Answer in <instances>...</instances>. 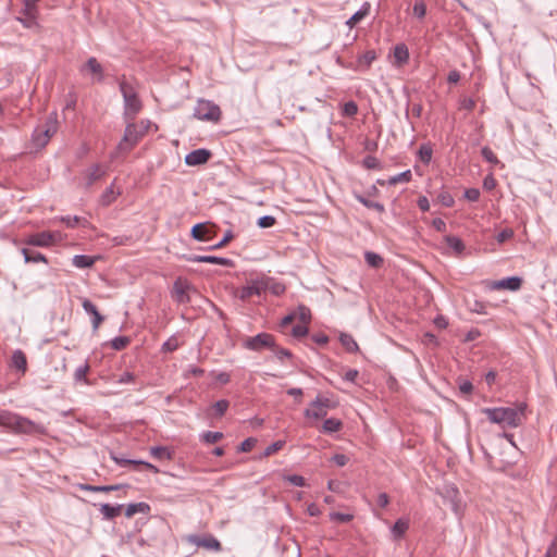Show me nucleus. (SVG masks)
Listing matches in <instances>:
<instances>
[{"mask_svg": "<svg viewBox=\"0 0 557 557\" xmlns=\"http://www.w3.org/2000/svg\"><path fill=\"white\" fill-rule=\"evenodd\" d=\"M10 366L17 370L22 375H24L27 371V359L24 351L21 349L14 350L11 357Z\"/></svg>", "mask_w": 557, "mask_h": 557, "instance_id": "obj_15", "label": "nucleus"}, {"mask_svg": "<svg viewBox=\"0 0 557 557\" xmlns=\"http://www.w3.org/2000/svg\"><path fill=\"white\" fill-rule=\"evenodd\" d=\"M296 314V319H299L302 323H309L311 319L310 309L304 305H299L297 311L294 312Z\"/></svg>", "mask_w": 557, "mask_h": 557, "instance_id": "obj_40", "label": "nucleus"}, {"mask_svg": "<svg viewBox=\"0 0 557 557\" xmlns=\"http://www.w3.org/2000/svg\"><path fill=\"white\" fill-rule=\"evenodd\" d=\"M60 238L58 232L44 231L28 235L24 243L35 247H50Z\"/></svg>", "mask_w": 557, "mask_h": 557, "instance_id": "obj_8", "label": "nucleus"}, {"mask_svg": "<svg viewBox=\"0 0 557 557\" xmlns=\"http://www.w3.org/2000/svg\"><path fill=\"white\" fill-rule=\"evenodd\" d=\"M188 260L191 262H197V263H211V264H219V265H223V267H233L234 265L233 260L223 258V257H216V256L196 255V256L189 257Z\"/></svg>", "mask_w": 557, "mask_h": 557, "instance_id": "obj_13", "label": "nucleus"}, {"mask_svg": "<svg viewBox=\"0 0 557 557\" xmlns=\"http://www.w3.org/2000/svg\"><path fill=\"white\" fill-rule=\"evenodd\" d=\"M480 190L478 188H468L465 190L463 197L469 201H478L480 199Z\"/></svg>", "mask_w": 557, "mask_h": 557, "instance_id": "obj_60", "label": "nucleus"}, {"mask_svg": "<svg viewBox=\"0 0 557 557\" xmlns=\"http://www.w3.org/2000/svg\"><path fill=\"white\" fill-rule=\"evenodd\" d=\"M276 223V219L272 215H263L258 219L257 225L261 228L272 227Z\"/></svg>", "mask_w": 557, "mask_h": 557, "instance_id": "obj_50", "label": "nucleus"}, {"mask_svg": "<svg viewBox=\"0 0 557 557\" xmlns=\"http://www.w3.org/2000/svg\"><path fill=\"white\" fill-rule=\"evenodd\" d=\"M394 57L399 63L407 62L409 58L407 47L405 45H397L394 49Z\"/></svg>", "mask_w": 557, "mask_h": 557, "instance_id": "obj_39", "label": "nucleus"}, {"mask_svg": "<svg viewBox=\"0 0 557 557\" xmlns=\"http://www.w3.org/2000/svg\"><path fill=\"white\" fill-rule=\"evenodd\" d=\"M370 3L364 2L361 8L347 21L349 27L357 25L362 18H364L370 12Z\"/></svg>", "mask_w": 557, "mask_h": 557, "instance_id": "obj_23", "label": "nucleus"}, {"mask_svg": "<svg viewBox=\"0 0 557 557\" xmlns=\"http://www.w3.org/2000/svg\"><path fill=\"white\" fill-rule=\"evenodd\" d=\"M190 286L181 278L176 280L173 285V298L180 304H188L190 301L188 290Z\"/></svg>", "mask_w": 557, "mask_h": 557, "instance_id": "obj_12", "label": "nucleus"}, {"mask_svg": "<svg viewBox=\"0 0 557 557\" xmlns=\"http://www.w3.org/2000/svg\"><path fill=\"white\" fill-rule=\"evenodd\" d=\"M33 141L37 148H44L48 144L49 138H47V135L38 127L33 134Z\"/></svg>", "mask_w": 557, "mask_h": 557, "instance_id": "obj_36", "label": "nucleus"}, {"mask_svg": "<svg viewBox=\"0 0 557 557\" xmlns=\"http://www.w3.org/2000/svg\"><path fill=\"white\" fill-rule=\"evenodd\" d=\"M445 243L451 248L457 255H461L465 250L463 242L454 235H447L444 238Z\"/></svg>", "mask_w": 557, "mask_h": 557, "instance_id": "obj_30", "label": "nucleus"}, {"mask_svg": "<svg viewBox=\"0 0 557 557\" xmlns=\"http://www.w3.org/2000/svg\"><path fill=\"white\" fill-rule=\"evenodd\" d=\"M305 417L315 420L322 419L327 414V410L322 406L315 404V399L310 404V407L305 410Z\"/></svg>", "mask_w": 557, "mask_h": 557, "instance_id": "obj_20", "label": "nucleus"}, {"mask_svg": "<svg viewBox=\"0 0 557 557\" xmlns=\"http://www.w3.org/2000/svg\"><path fill=\"white\" fill-rule=\"evenodd\" d=\"M343 422L336 418H329L324 420L322 425V432L331 434L341 431Z\"/></svg>", "mask_w": 557, "mask_h": 557, "instance_id": "obj_27", "label": "nucleus"}, {"mask_svg": "<svg viewBox=\"0 0 557 557\" xmlns=\"http://www.w3.org/2000/svg\"><path fill=\"white\" fill-rule=\"evenodd\" d=\"M331 460L338 467H344L349 461V458L344 454H335Z\"/></svg>", "mask_w": 557, "mask_h": 557, "instance_id": "obj_62", "label": "nucleus"}, {"mask_svg": "<svg viewBox=\"0 0 557 557\" xmlns=\"http://www.w3.org/2000/svg\"><path fill=\"white\" fill-rule=\"evenodd\" d=\"M418 154H419L420 160L423 163L428 164L432 159V148L426 145H422L419 148Z\"/></svg>", "mask_w": 557, "mask_h": 557, "instance_id": "obj_44", "label": "nucleus"}, {"mask_svg": "<svg viewBox=\"0 0 557 557\" xmlns=\"http://www.w3.org/2000/svg\"><path fill=\"white\" fill-rule=\"evenodd\" d=\"M228 407H230V401L228 400H226V399L218 400L213 405V409L215 410V416L222 417L226 412Z\"/></svg>", "mask_w": 557, "mask_h": 557, "instance_id": "obj_49", "label": "nucleus"}, {"mask_svg": "<svg viewBox=\"0 0 557 557\" xmlns=\"http://www.w3.org/2000/svg\"><path fill=\"white\" fill-rule=\"evenodd\" d=\"M522 282L520 276H510L499 281H486L485 286L491 290L508 289L517 292L521 288Z\"/></svg>", "mask_w": 557, "mask_h": 557, "instance_id": "obj_9", "label": "nucleus"}, {"mask_svg": "<svg viewBox=\"0 0 557 557\" xmlns=\"http://www.w3.org/2000/svg\"><path fill=\"white\" fill-rule=\"evenodd\" d=\"M283 446H284L283 441H276L265 448L263 455L265 457H269V456L273 455L274 453L278 451L280 449H282Z\"/></svg>", "mask_w": 557, "mask_h": 557, "instance_id": "obj_57", "label": "nucleus"}, {"mask_svg": "<svg viewBox=\"0 0 557 557\" xmlns=\"http://www.w3.org/2000/svg\"><path fill=\"white\" fill-rule=\"evenodd\" d=\"M90 371V366L86 361L85 363L81 364L76 368L74 371V381L75 383H83L85 385H90V381L87 377L88 372Z\"/></svg>", "mask_w": 557, "mask_h": 557, "instance_id": "obj_19", "label": "nucleus"}, {"mask_svg": "<svg viewBox=\"0 0 557 557\" xmlns=\"http://www.w3.org/2000/svg\"><path fill=\"white\" fill-rule=\"evenodd\" d=\"M212 153L210 150L199 148L187 153L185 157V163L189 166L202 165L209 161Z\"/></svg>", "mask_w": 557, "mask_h": 557, "instance_id": "obj_10", "label": "nucleus"}, {"mask_svg": "<svg viewBox=\"0 0 557 557\" xmlns=\"http://www.w3.org/2000/svg\"><path fill=\"white\" fill-rule=\"evenodd\" d=\"M114 199H115V193L113 189V185H111L103 191V194L101 196V203L103 206H109L114 201Z\"/></svg>", "mask_w": 557, "mask_h": 557, "instance_id": "obj_46", "label": "nucleus"}, {"mask_svg": "<svg viewBox=\"0 0 557 557\" xmlns=\"http://www.w3.org/2000/svg\"><path fill=\"white\" fill-rule=\"evenodd\" d=\"M413 14L418 18H423L426 14V5L423 1H417L412 8Z\"/></svg>", "mask_w": 557, "mask_h": 557, "instance_id": "obj_56", "label": "nucleus"}, {"mask_svg": "<svg viewBox=\"0 0 557 557\" xmlns=\"http://www.w3.org/2000/svg\"><path fill=\"white\" fill-rule=\"evenodd\" d=\"M315 404L317 405H320L322 406L324 409H329V408H333L334 407V404L332 403L331 399L326 398V397H322L320 395H318L315 397Z\"/></svg>", "mask_w": 557, "mask_h": 557, "instance_id": "obj_63", "label": "nucleus"}, {"mask_svg": "<svg viewBox=\"0 0 557 557\" xmlns=\"http://www.w3.org/2000/svg\"><path fill=\"white\" fill-rule=\"evenodd\" d=\"M106 175V171L99 165L94 164L85 172L86 188H89L94 183L101 180Z\"/></svg>", "mask_w": 557, "mask_h": 557, "instance_id": "obj_17", "label": "nucleus"}, {"mask_svg": "<svg viewBox=\"0 0 557 557\" xmlns=\"http://www.w3.org/2000/svg\"><path fill=\"white\" fill-rule=\"evenodd\" d=\"M200 545L201 547L209 550L220 552L222 549L221 543L211 534L203 536V540H201Z\"/></svg>", "mask_w": 557, "mask_h": 557, "instance_id": "obj_31", "label": "nucleus"}, {"mask_svg": "<svg viewBox=\"0 0 557 557\" xmlns=\"http://www.w3.org/2000/svg\"><path fill=\"white\" fill-rule=\"evenodd\" d=\"M119 87L124 100V119L125 121H133L140 112L143 103L138 98L136 88L124 75L119 79Z\"/></svg>", "mask_w": 557, "mask_h": 557, "instance_id": "obj_3", "label": "nucleus"}, {"mask_svg": "<svg viewBox=\"0 0 557 557\" xmlns=\"http://www.w3.org/2000/svg\"><path fill=\"white\" fill-rule=\"evenodd\" d=\"M149 121H141L140 123H134L133 121H126V127L124 131L123 138L116 147L117 153L129 152L145 136L148 131Z\"/></svg>", "mask_w": 557, "mask_h": 557, "instance_id": "obj_4", "label": "nucleus"}, {"mask_svg": "<svg viewBox=\"0 0 557 557\" xmlns=\"http://www.w3.org/2000/svg\"><path fill=\"white\" fill-rule=\"evenodd\" d=\"M284 481L288 482L289 484L292 485H295V486H305L306 485V480L304 476L301 475H298V474H288V475H285L284 476Z\"/></svg>", "mask_w": 557, "mask_h": 557, "instance_id": "obj_51", "label": "nucleus"}, {"mask_svg": "<svg viewBox=\"0 0 557 557\" xmlns=\"http://www.w3.org/2000/svg\"><path fill=\"white\" fill-rule=\"evenodd\" d=\"M544 557H557V544H556V542H552L550 543V545L547 547V550H546Z\"/></svg>", "mask_w": 557, "mask_h": 557, "instance_id": "obj_64", "label": "nucleus"}, {"mask_svg": "<svg viewBox=\"0 0 557 557\" xmlns=\"http://www.w3.org/2000/svg\"><path fill=\"white\" fill-rule=\"evenodd\" d=\"M339 342L348 352H357L359 346L350 334L342 333L339 335Z\"/></svg>", "mask_w": 557, "mask_h": 557, "instance_id": "obj_29", "label": "nucleus"}, {"mask_svg": "<svg viewBox=\"0 0 557 557\" xmlns=\"http://www.w3.org/2000/svg\"><path fill=\"white\" fill-rule=\"evenodd\" d=\"M95 263V259L86 255H76L72 259V264L78 269L91 268Z\"/></svg>", "mask_w": 557, "mask_h": 557, "instance_id": "obj_26", "label": "nucleus"}, {"mask_svg": "<svg viewBox=\"0 0 557 557\" xmlns=\"http://www.w3.org/2000/svg\"><path fill=\"white\" fill-rule=\"evenodd\" d=\"M111 458L114 460V462L116 465H119L120 467H126V466H129V465H133V466H143L145 467L146 469L154 472V473H158L159 472V469L153 466L152 463L150 462H147V461H143V460H133V459H126V458H120L113 454H111Z\"/></svg>", "mask_w": 557, "mask_h": 557, "instance_id": "obj_16", "label": "nucleus"}, {"mask_svg": "<svg viewBox=\"0 0 557 557\" xmlns=\"http://www.w3.org/2000/svg\"><path fill=\"white\" fill-rule=\"evenodd\" d=\"M309 332V329L306 325L297 324L292 329V335L295 338L305 337Z\"/></svg>", "mask_w": 557, "mask_h": 557, "instance_id": "obj_58", "label": "nucleus"}, {"mask_svg": "<svg viewBox=\"0 0 557 557\" xmlns=\"http://www.w3.org/2000/svg\"><path fill=\"white\" fill-rule=\"evenodd\" d=\"M274 336L269 333H259L243 339V347L251 351H262L274 346Z\"/></svg>", "mask_w": 557, "mask_h": 557, "instance_id": "obj_7", "label": "nucleus"}, {"mask_svg": "<svg viewBox=\"0 0 557 557\" xmlns=\"http://www.w3.org/2000/svg\"><path fill=\"white\" fill-rule=\"evenodd\" d=\"M122 507V505L113 506L110 504H102L100 506V512L106 520H112L121 513Z\"/></svg>", "mask_w": 557, "mask_h": 557, "instance_id": "obj_22", "label": "nucleus"}, {"mask_svg": "<svg viewBox=\"0 0 557 557\" xmlns=\"http://www.w3.org/2000/svg\"><path fill=\"white\" fill-rule=\"evenodd\" d=\"M524 410L525 404H519L516 407L483 408L482 413L502 428H517L522 423Z\"/></svg>", "mask_w": 557, "mask_h": 557, "instance_id": "obj_1", "label": "nucleus"}, {"mask_svg": "<svg viewBox=\"0 0 557 557\" xmlns=\"http://www.w3.org/2000/svg\"><path fill=\"white\" fill-rule=\"evenodd\" d=\"M513 236V232L511 228H504L503 231H500L498 234H497V242L498 243H505L506 240H508L509 238H511Z\"/></svg>", "mask_w": 557, "mask_h": 557, "instance_id": "obj_61", "label": "nucleus"}, {"mask_svg": "<svg viewBox=\"0 0 557 557\" xmlns=\"http://www.w3.org/2000/svg\"><path fill=\"white\" fill-rule=\"evenodd\" d=\"M358 113V106L355 101H348L343 106V114L352 117Z\"/></svg>", "mask_w": 557, "mask_h": 557, "instance_id": "obj_48", "label": "nucleus"}, {"mask_svg": "<svg viewBox=\"0 0 557 557\" xmlns=\"http://www.w3.org/2000/svg\"><path fill=\"white\" fill-rule=\"evenodd\" d=\"M40 128L44 132V134L47 135V138L50 139L51 136L55 134L57 128H58L55 117L50 116L47 120V122L45 123V125L42 127H40Z\"/></svg>", "mask_w": 557, "mask_h": 557, "instance_id": "obj_38", "label": "nucleus"}, {"mask_svg": "<svg viewBox=\"0 0 557 557\" xmlns=\"http://www.w3.org/2000/svg\"><path fill=\"white\" fill-rule=\"evenodd\" d=\"M352 515L350 513H343V512H331L330 513V519L333 520V521H337V522H341V523H346V522H349L352 520Z\"/></svg>", "mask_w": 557, "mask_h": 557, "instance_id": "obj_54", "label": "nucleus"}, {"mask_svg": "<svg viewBox=\"0 0 557 557\" xmlns=\"http://www.w3.org/2000/svg\"><path fill=\"white\" fill-rule=\"evenodd\" d=\"M234 235L232 233V231H227L225 233V235L223 236L222 239H220L219 243L210 246L208 249L209 250H216V249H221L223 248L224 246H226L232 239H233Z\"/></svg>", "mask_w": 557, "mask_h": 557, "instance_id": "obj_47", "label": "nucleus"}, {"mask_svg": "<svg viewBox=\"0 0 557 557\" xmlns=\"http://www.w3.org/2000/svg\"><path fill=\"white\" fill-rule=\"evenodd\" d=\"M82 306L85 312L91 315L92 329L94 331H97L100 324L103 322L104 317L98 311L97 307L89 299H84Z\"/></svg>", "mask_w": 557, "mask_h": 557, "instance_id": "obj_14", "label": "nucleus"}, {"mask_svg": "<svg viewBox=\"0 0 557 557\" xmlns=\"http://www.w3.org/2000/svg\"><path fill=\"white\" fill-rule=\"evenodd\" d=\"M356 199L368 209H374L377 212H384L385 208L381 202L372 201L361 195H356Z\"/></svg>", "mask_w": 557, "mask_h": 557, "instance_id": "obj_33", "label": "nucleus"}, {"mask_svg": "<svg viewBox=\"0 0 557 557\" xmlns=\"http://www.w3.org/2000/svg\"><path fill=\"white\" fill-rule=\"evenodd\" d=\"M270 281L269 277L249 280L245 286L237 289L236 296L243 301L250 299L252 296H261L269 288Z\"/></svg>", "mask_w": 557, "mask_h": 557, "instance_id": "obj_5", "label": "nucleus"}, {"mask_svg": "<svg viewBox=\"0 0 557 557\" xmlns=\"http://www.w3.org/2000/svg\"><path fill=\"white\" fill-rule=\"evenodd\" d=\"M131 343L129 337L127 336H117L111 341V347L114 350H122L128 346Z\"/></svg>", "mask_w": 557, "mask_h": 557, "instance_id": "obj_42", "label": "nucleus"}, {"mask_svg": "<svg viewBox=\"0 0 557 557\" xmlns=\"http://www.w3.org/2000/svg\"><path fill=\"white\" fill-rule=\"evenodd\" d=\"M222 437H223V433L211 432V431H207V432L202 433V435H201L202 441L207 444H215L220 440H222Z\"/></svg>", "mask_w": 557, "mask_h": 557, "instance_id": "obj_43", "label": "nucleus"}, {"mask_svg": "<svg viewBox=\"0 0 557 557\" xmlns=\"http://www.w3.org/2000/svg\"><path fill=\"white\" fill-rule=\"evenodd\" d=\"M150 455L157 459H172V451L164 446H153L150 448Z\"/></svg>", "mask_w": 557, "mask_h": 557, "instance_id": "obj_32", "label": "nucleus"}, {"mask_svg": "<svg viewBox=\"0 0 557 557\" xmlns=\"http://www.w3.org/2000/svg\"><path fill=\"white\" fill-rule=\"evenodd\" d=\"M83 490L90 492H111L120 488V485H83Z\"/></svg>", "mask_w": 557, "mask_h": 557, "instance_id": "obj_41", "label": "nucleus"}, {"mask_svg": "<svg viewBox=\"0 0 557 557\" xmlns=\"http://www.w3.org/2000/svg\"><path fill=\"white\" fill-rule=\"evenodd\" d=\"M190 235L196 240L207 242L214 237L215 231L207 223H198L191 227Z\"/></svg>", "mask_w": 557, "mask_h": 557, "instance_id": "obj_11", "label": "nucleus"}, {"mask_svg": "<svg viewBox=\"0 0 557 557\" xmlns=\"http://www.w3.org/2000/svg\"><path fill=\"white\" fill-rule=\"evenodd\" d=\"M364 259L368 265L372 268H380L383 264V258L380 255L372 251H367L364 253Z\"/></svg>", "mask_w": 557, "mask_h": 557, "instance_id": "obj_35", "label": "nucleus"}, {"mask_svg": "<svg viewBox=\"0 0 557 557\" xmlns=\"http://www.w3.org/2000/svg\"><path fill=\"white\" fill-rule=\"evenodd\" d=\"M376 59V53L373 50H368L363 54H361L358 59V63L360 66H364V69H369L372 62Z\"/></svg>", "mask_w": 557, "mask_h": 557, "instance_id": "obj_34", "label": "nucleus"}, {"mask_svg": "<svg viewBox=\"0 0 557 557\" xmlns=\"http://www.w3.org/2000/svg\"><path fill=\"white\" fill-rule=\"evenodd\" d=\"M271 350L275 354L276 358L283 361L285 358H292L293 354L290 350L286 348L278 347L274 342V346L271 347Z\"/></svg>", "mask_w": 557, "mask_h": 557, "instance_id": "obj_45", "label": "nucleus"}, {"mask_svg": "<svg viewBox=\"0 0 557 557\" xmlns=\"http://www.w3.org/2000/svg\"><path fill=\"white\" fill-rule=\"evenodd\" d=\"M39 0H23V9L21 14L24 16H29V21H33L34 16H38V8L37 2Z\"/></svg>", "mask_w": 557, "mask_h": 557, "instance_id": "obj_25", "label": "nucleus"}, {"mask_svg": "<svg viewBox=\"0 0 557 557\" xmlns=\"http://www.w3.org/2000/svg\"><path fill=\"white\" fill-rule=\"evenodd\" d=\"M412 174L410 170H406L397 175L389 177L388 184L396 185L398 183H408L411 181Z\"/></svg>", "mask_w": 557, "mask_h": 557, "instance_id": "obj_37", "label": "nucleus"}, {"mask_svg": "<svg viewBox=\"0 0 557 557\" xmlns=\"http://www.w3.org/2000/svg\"><path fill=\"white\" fill-rule=\"evenodd\" d=\"M408 529L409 521L400 518L392 527V534L395 539H401Z\"/></svg>", "mask_w": 557, "mask_h": 557, "instance_id": "obj_28", "label": "nucleus"}, {"mask_svg": "<svg viewBox=\"0 0 557 557\" xmlns=\"http://www.w3.org/2000/svg\"><path fill=\"white\" fill-rule=\"evenodd\" d=\"M256 443H257L256 438L248 437V438H246L245 441L242 442V444L239 445L238 449H239V451L248 453V451H250L253 448Z\"/></svg>", "mask_w": 557, "mask_h": 557, "instance_id": "obj_59", "label": "nucleus"}, {"mask_svg": "<svg viewBox=\"0 0 557 557\" xmlns=\"http://www.w3.org/2000/svg\"><path fill=\"white\" fill-rule=\"evenodd\" d=\"M21 252L24 256V260L26 263H38V262L48 263V259L41 252L32 250L28 248H22Z\"/></svg>", "mask_w": 557, "mask_h": 557, "instance_id": "obj_18", "label": "nucleus"}, {"mask_svg": "<svg viewBox=\"0 0 557 557\" xmlns=\"http://www.w3.org/2000/svg\"><path fill=\"white\" fill-rule=\"evenodd\" d=\"M150 511V506L147 503H134L129 504L125 509V516L127 518L133 517L135 513H148Z\"/></svg>", "mask_w": 557, "mask_h": 557, "instance_id": "obj_24", "label": "nucleus"}, {"mask_svg": "<svg viewBox=\"0 0 557 557\" xmlns=\"http://www.w3.org/2000/svg\"><path fill=\"white\" fill-rule=\"evenodd\" d=\"M362 163H363V166L369 170H380L381 169L380 161L373 156H367L363 159Z\"/></svg>", "mask_w": 557, "mask_h": 557, "instance_id": "obj_53", "label": "nucleus"}, {"mask_svg": "<svg viewBox=\"0 0 557 557\" xmlns=\"http://www.w3.org/2000/svg\"><path fill=\"white\" fill-rule=\"evenodd\" d=\"M0 425L10 428L15 433L22 434H42L45 428L27 418L11 412L0 413Z\"/></svg>", "mask_w": 557, "mask_h": 557, "instance_id": "obj_2", "label": "nucleus"}, {"mask_svg": "<svg viewBox=\"0 0 557 557\" xmlns=\"http://www.w3.org/2000/svg\"><path fill=\"white\" fill-rule=\"evenodd\" d=\"M221 114L220 107L210 100H198L194 109V116L201 121L219 122Z\"/></svg>", "mask_w": 557, "mask_h": 557, "instance_id": "obj_6", "label": "nucleus"}, {"mask_svg": "<svg viewBox=\"0 0 557 557\" xmlns=\"http://www.w3.org/2000/svg\"><path fill=\"white\" fill-rule=\"evenodd\" d=\"M84 70H88L92 74H96L98 82H101L103 79V69L96 58L90 57L85 63L83 71Z\"/></svg>", "mask_w": 557, "mask_h": 557, "instance_id": "obj_21", "label": "nucleus"}, {"mask_svg": "<svg viewBox=\"0 0 557 557\" xmlns=\"http://www.w3.org/2000/svg\"><path fill=\"white\" fill-rule=\"evenodd\" d=\"M178 341L176 337L172 336L162 345L163 352H172L178 348Z\"/></svg>", "mask_w": 557, "mask_h": 557, "instance_id": "obj_55", "label": "nucleus"}, {"mask_svg": "<svg viewBox=\"0 0 557 557\" xmlns=\"http://www.w3.org/2000/svg\"><path fill=\"white\" fill-rule=\"evenodd\" d=\"M482 157L492 164H497L499 160L497 159L496 154L492 151V149L487 146L483 147L481 150Z\"/></svg>", "mask_w": 557, "mask_h": 557, "instance_id": "obj_52", "label": "nucleus"}]
</instances>
